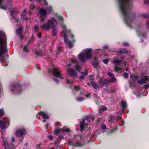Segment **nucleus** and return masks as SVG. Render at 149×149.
<instances>
[{
  "label": "nucleus",
  "instance_id": "60",
  "mask_svg": "<svg viewBox=\"0 0 149 149\" xmlns=\"http://www.w3.org/2000/svg\"><path fill=\"white\" fill-rule=\"evenodd\" d=\"M44 16H40V19H41V22H42L45 20V18H44Z\"/></svg>",
  "mask_w": 149,
  "mask_h": 149
},
{
  "label": "nucleus",
  "instance_id": "12",
  "mask_svg": "<svg viewBox=\"0 0 149 149\" xmlns=\"http://www.w3.org/2000/svg\"><path fill=\"white\" fill-rule=\"evenodd\" d=\"M122 62L121 60L114 59H113V63L115 66L120 65Z\"/></svg>",
  "mask_w": 149,
  "mask_h": 149
},
{
  "label": "nucleus",
  "instance_id": "63",
  "mask_svg": "<svg viewBox=\"0 0 149 149\" xmlns=\"http://www.w3.org/2000/svg\"><path fill=\"white\" fill-rule=\"evenodd\" d=\"M11 142H14L15 141V139L14 137H12L11 139Z\"/></svg>",
  "mask_w": 149,
  "mask_h": 149
},
{
  "label": "nucleus",
  "instance_id": "20",
  "mask_svg": "<svg viewBox=\"0 0 149 149\" xmlns=\"http://www.w3.org/2000/svg\"><path fill=\"white\" fill-rule=\"evenodd\" d=\"M40 115L42 116V118L44 119H49V116L47 113L43 111H41L40 112Z\"/></svg>",
  "mask_w": 149,
  "mask_h": 149
},
{
  "label": "nucleus",
  "instance_id": "35",
  "mask_svg": "<svg viewBox=\"0 0 149 149\" xmlns=\"http://www.w3.org/2000/svg\"><path fill=\"white\" fill-rule=\"evenodd\" d=\"M116 79L115 77H111L109 82H113L116 81Z\"/></svg>",
  "mask_w": 149,
  "mask_h": 149
},
{
  "label": "nucleus",
  "instance_id": "55",
  "mask_svg": "<svg viewBox=\"0 0 149 149\" xmlns=\"http://www.w3.org/2000/svg\"><path fill=\"white\" fill-rule=\"evenodd\" d=\"M146 25L147 28L149 29V20H148L146 22Z\"/></svg>",
  "mask_w": 149,
  "mask_h": 149
},
{
  "label": "nucleus",
  "instance_id": "45",
  "mask_svg": "<svg viewBox=\"0 0 149 149\" xmlns=\"http://www.w3.org/2000/svg\"><path fill=\"white\" fill-rule=\"evenodd\" d=\"M102 61L105 64H107L109 62V60L107 58H105Z\"/></svg>",
  "mask_w": 149,
  "mask_h": 149
},
{
  "label": "nucleus",
  "instance_id": "52",
  "mask_svg": "<svg viewBox=\"0 0 149 149\" xmlns=\"http://www.w3.org/2000/svg\"><path fill=\"white\" fill-rule=\"evenodd\" d=\"M64 136L63 135H60L58 137V139L59 140H61L63 138Z\"/></svg>",
  "mask_w": 149,
  "mask_h": 149
},
{
  "label": "nucleus",
  "instance_id": "48",
  "mask_svg": "<svg viewBox=\"0 0 149 149\" xmlns=\"http://www.w3.org/2000/svg\"><path fill=\"white\" fill-rule=\"evenodd\" d=\"M28 47L27 45L25 46L23 48V50L25 52H27L28 50Z\"/></svg>",
  "mask_w": 149,
  "mask_h": 149
},
{
  "label": "nucleus",
  "instance_id": "6",
  "mask_svg": "<svg viewBox=\"0 0 149 149\" xmlns=\"http://www.w3.org/2000/svg\"><path fill=\"white\" fill-rule=\"evenodd\" d=\"M92 49L91 48L87 49L83 52L87 59H90L92 56L91 52Z\"/></svg>",
  "mask_w": 149,
  "mask_h": 149
},
{
  "label": "nucleus",
  "instance_id": "22",
  "mask_svg": "<svg viewBox=\"0 0 149 149\" xmlns=\"http://www.w3.org/2000/svg\"><path fill=\"white\" fill-rule=\"evenodd\" d=\"M121 105L122 108L124 109H125L127 108V104L126 102L124 101H122L121 102Z\"/></svg>",
  "mask_w": 149,
  "mask_h": 149
},
{
  "label": "nucleus",
  "instance_id": "16",
  "mask_svg": "<svg viewBox=\"0 0 149 149\" xmlns=\"http://www.w3.org/2000/svg\"><path fill=\"white\" fill-rule=\"evenodd\" d=\"M5 3H4V4H5L6 6H7V8H10L11 6L13 4L12 2L9 0H5Z\"/></svg>",
  "mask_w": 149,
  "mask_h": 149
},
{
  "label": "nucleus",
  "instance_id": "49",
  "mask_svg": "<svg viewBox=\"0 0 149 149\" xmlns=\"http://www.w3.org/2000/svg\"><path fill=\"white\" fill-rule=\"evenodd\" d=\"M66 82L68 84H72L73 83L72 81H70L68 80L67 79Z\"/></svg>",
  "mask_w": 149,
  "mask_h": 149
},
{
  "label": "nucleus",
  "instance_id": "42",
  "mask_svg": "<svg viewBox=\"0 0 149 149\" xmlns=\"http://www.w3.org/2000/svg\"><path fill=\"white\" fill-rule=\"evenodd\" d=\"M123 77L125 79L127 78L129 76L128 74L127 73L125 72H124L123 74Z\"/></svg>",
  "mask_w": 149,
  "mask_h": 149
},
{
  "label": "nucleus",
  "instance_id": "15",
  "mask_svg": "<svg viewBox=\"0 0 149 149\" xmlns=\"http://www.w3.org/2000/svg\"><path fill=\"white\" fill-rule=\"evenodd\" d=\"M147 82L146 77L145 76L143 78L141 79V80H138L137 81V83L141 85L143 84H145Z\"/></svg>",
  "mask_w": 149,
  "mask_h": 149
},
{
  "label": "nucleus",
  "instance_id": "26",
  "mask_svg": "<svg viewBox=\"0 0 149 149\" xmlns=\"http://www.w3.org/2000/svg\"><path fill=\"white\" fill-rule=\"evenodd\" d=\"M130 77L134 81H136L138 79V77L137 75H134L130 74Z\"/></svg>",
  "mask_w": 149,
  "mask_h": 149
},
{
  "label": "nucleus",
  "instance_id": "27",
  "mask_svg": "<svg viewBox=\"0 0 149 149\" xmlns=\"http://www.w3.org/2000/svg\"><path fill=\"white\" fill-rule=\"evenodd\" d=\"M35 54L39 56H41L44 55V54L42 53L41 51L40 50L36 51L35 52Z\"/></svg>",
  "mask_w": 149,
  "mask_h": 149
},
{
  "label": "nucleus",
  "instance_id": "10",
  "mask_svg": "<svg viewBox=\"0 0 149 149\" xmlns=\"http://www.w3.org/2000/svg\"><path fill=\"white\" fill-rule=\"evenodd\" d=\"M79 61L81 62H84L85 61V57L86 56L84 55L83 52L80 53L78 55Z\"/></svg>",
  "mask_w": 149,
  "mask_h": 149
},
{
  "label": "nucleus",
  "instance_id": "34",
  "mask_svg": "<svg viewBox=\"0 0 149 149\" xmlns=\"http://www.w3.org/2000/svg\"><path fill=\"white\" fill-rule=\"evenodd\" d=\"M0 8L2 10H6L7 8V6L5 5H4L0 4Z\"/></svg>",
  "mask_w": 149,
  "mask_h": 149
},
{
  "label": "nucleus",
  "instance_id": "19",
  "mask_svg": "<svg viewBox=\"0 0 149 149\" xmlns=\"http://www.w3.org/2000/svg\"><path fill=\"white\" fill-rule=\"evenodd\" d=\"M40 15L41 16H46L47 15L46 10L44 9H41L40 11Z\"/></svg>",
  "mask_w": 149,
  "mask_h": 149
},
{
  "label": "nucleus",
  "instance_id": "53",
  "mask_svg": "<svg viewBox=\"0 0 149 149\" xmlns=\"http://www.w3.org/2000/svg\"><path fill=\"white\" fill-rule=\"evenodd\" d=\"M63 30H64V31H65V32L64 33H66L67 34V32H66V30H67L66 27V26L65 25H63Z\"/></svg>",
  "mask_w": 149,
  "mask_h": 149
},
{
  "label": "nucleus",
  "instance_id": "9",
  "mask_svg": "<svg viewBox=\"0 0 149 149\" xmlns=\"http://www.w3.org/2000/svg\"><path fill=\"white\" fill-rule=\"evenodd\" d=\"M91 64L95 68H96L99 64V63L98 61V58L96 56L94 57L93 60L91 62Z\"/></svg>",
  "mask_w": 149,
  "mask_h": 149
},
{
  "label": "nucleus",
  "instance_id": "43",
  "mask_svg": "<svg viewBox=\"0 0 149 149\" xmlns=\"http://www.w3.org/2000/svg\"><path fill=\"white\" fill-rule=\"evenodd\" d=\"M81 74H83L84 76H86L87 75L88 73V71L87 70H86V71L84 72H81Z\"/></svg>",
  "mask_w": 149,
  "mask_h": 149
},
{
  "label": "nucleus",
  "instance_id": "4",
  "mask_svg": "<svg viewBox=\"0 0 149 149\" xmlns=\"http://www.w3.org/2000/svg\"><path fill=\"white\" fill-rule=\"evenodd\" d=\"M49 71L50 72H52L54 76L58 77L61 79H63V77L61 75L60 71L58 68L53 67L52 68L49 69Z\"/></svg>",
  "mask_w": 149,
  "mask_h": 149
},
{
  "label": "nucleus",
  "instance_id": "62",
  "mask_svg": "<svg viewBox=\"0 0 149 149\" xmlns=\"http://www.w3.org/2000/svg\"><path fill=\"white\" fill-rule=\"evenodd\" d=\"M93 76L92 75H90L89 76V78L90 80H93Z\"/></svg>",
  "mask_w": 149,
  "mask_h": 149
},
{
  "label": "nucleus",
  "instance_id": "29",
  "mask_svg": "<svg viewBox=\"0 0 149 149\" xmlns=\"http://www.w3.org/2000/svg\"><path fill=\"white\" fill-rule=\"evenodd\" d=\"M52 34L53 36H56V33H57V30H56V26H55V28H52Z\"/></svg>",
  "mask_w": 149,
  "mask_h": 149
},
{
  "label": "nucleus",
  "instance_id": "24",
  "mask_svg": "<svg viewBox=\"0 0 149 149\" xmlns=\"http://www.w3.org/2000/svg\"><path fill=\"white\" fill-rule=\"evenodd\" d=\"M61 132V130L59 128H57L55 129L54 130V134L57 136L60 134Z\"/></svg>",
  "mask_w": 149,
  "mask_h": 149
},
{
  "label": "nucleus",
  "instance_id": "58",
  "mask_svg": "<svg viewBox=\"0 0 149 149\" xmlns=\"http://www.w3.org/2000/svg\"><path fill=\"white\" fill-rule=\"evenodd\" d=\"M38 29V27L37 25H35L34 27V29L35 31H37Z\"/></svg>",
  "mask_w": 149,
  "mask_h": 149
},
{
  "label": "nucleus",
  "instance_id": "13",
  "mask_svg": "<svg viewBox=\"0 0 149 149\" xmlns=\"http://www.w3.org/2000/svg\"><path fill=\"white\" fill-rule=\"evenodd\" d=\"M85 123V120L83 119L80 122V131L82 132L84 130V124Z\"/></svg>",
  "mask_w": 149,
  "mask_h": 149
},
{
  "label": "nucleus",
  "instance_id": "40",
  "mask_svg": "<svg viewBox=\"0 0 149 149\" xmlns=\"http://www.w3.org/2000/svg\"><path fill=\"white\" fill-rule=\"evenodd\" d=\"M84 98L83 97H79L77 98L76 101L77 102H81L84 100Z\"/></svg>",
  "mask_w": 149,
  "mask_h": 149
},
{
  "label": "nucleus",
  "instance_id": "51",
  "mask_svg": "<svg viewBox=\"0 0 149 149\" xmlns=\"http://www.w3.org/2000/svg\"><path fill=\"white\" fill-rule=\"evenodd\" d=\"M148 87H149V83L143 86V88L145 89H146Z\"/></svg>",
  "mask_w": 149,
  "mask_h": 149
},
{
  "label": "nucleus",
  "instance_id": "18",
  "mask_svg": "<svg viewBox=\"0 0 149 149\" xmlns=\"http://www.w3.org/2000/svg\"><path fill=\"white\" fill-rule=\"evenodd\" d=\"M137 34L139 36L143 37H146V33L143 32L141 31H140L138 30H137L136 31Z\"/></svg>",
  "mask_w": 149,
  "mask_h": 149
},
{
  "label": "nucleus",
  "instance_id": "25",
  "mask_svg": "<svg viewBox=\"0 0 149 149\" xmlns=\"http://www.w3.org/2000/svg\"><path fill=\"white\" fill-rule=\"evenodd\" d=\"M91 84L93 87L95 89H97L98 88V86L95 82L92 81L91 82Z\"/></svg>",
  "mask_w": 149,
  "mask_h": 149
},
{
  "label": "nucleus",
  "instance_id": "5",
  "mask_svg": "<svg viewBox=\"0 0 149 149\" xmlns=\"http://www.w3.org/2000/svg\"><path fill=\"white\" fill-rule=\"evenodd\" d=\"M12 92L16 91L18 93H20L21 90V86L19 83H15L11 85Z\"/></svg>",
  "mask_w": 149,
  "mask_h": 149
},
{
  "label": "nucleus",
  "instance_id": "21",
  "mask_svg": "<svg viewBox=\"0 0 149 149\" xmlns=\"http://www.w3.org/2000/svg\"><path fill=\"white\" fill-rule=\"evenodd\" d=\"M23 33V28L22 27H20L18 28L16 31V33L18 35L22 34Z\"/></svg>",
  "mask_w": 149,
  "mask_h": 149
},
{
  "label": "nucleus",
  "instance_id": "7",
  "mask_svg": "<svg viewBox=\"0 0 149 149\" xmlns=\"http://www.w3.org/2000/svg\"><path fill=\"white\" fill-rule=\"evenodd\" d=\"M68 72L69 73V74L73 78H76L78 76V74L74 70L71 68H69L68 69Z\"/></svg>",
  "mask_w": 149,
  "mask_h": 149
},
{
  "label": "nucleus",
  "instance_id": "8",
  "mask_svg": "<svg viewBox=\"0 0 149 149\" xmlns=\"http://www.w3.org/2000/svg\"><path fill=\"white\" fill-rule=\"evenodd\" d=\"M26 130L24 129H19L15 132L16 136L17 137H20L25 134Z\"/></svg>",
  "mask_w": 149,
  "mask_h": 149
},
{
  "label": "nucleus",
  "instance_id": "23",
  "mask_svg": "<svg viewBox=\"0 0 149 149\" xmlns=\"http://www.w3.org/2000/svg\"><path fill=\"white\" fill-rule=\"evenodd\" d=\"M62 132H67L68 134H70V132H71L70 129L68 127H64L62 129Z\"/></svg>",
  "mask_w": 149,
  "mask_h": 149
},
{
  "label": "nucleus",
  "instance_id": "11",
  "mask_svg": "<svg viewBox=\"0 0 149 149\" xmlns=\"http://www.w3.org/2000/svg\"><path fill=\"white\" fill-rule=\"evenodd\" d=\"M5 119V118H3L0 120V127L2 130L5 128V124L6 122L4 120Z\"/></svg>",
  "mask_w": 149,
  "mask_h": 149
},
{
  "label": "nucleus",
  "instance_id": "39",
  "mask_svg": "<svg viewBox=\"0 0 149 149\" xmlns=\"http://www.w3.org/2000/svg\"><path fill=\"white\" fill-rule=\"evenodd\" d=\"M74 68L78 72H79L81 70V67L78 65H75L74 66Z\"/></svg>",
  "mask_w": 149,
  "mask_h": 149
},
{
  "label": "nucleus",
  "instance_id": "28",
  "mask_svg": "<svg viewBox=\"0 0 149 149\" xmlns=\"http://www.w3.org/2000/svg\"><path fill=\"white\" fill-rule=\"evenodd\" d=\"M64 35L63 39L64 42L65 43L67 44L69 41L68 38L66 37V33H64Z\"/></svg>",
  "mask_w": 149,
  "mask_h": 149
},
{
  "label": "nucleus",
  "instance_id": "2",
  "mask_svg": "<svg viewBox=\"0 0 149 149\" xmlns=\"http://www.w3.org/2000/svg\"><path fill=\"white\" fill-rule=\"evenodd\" d=\"M7 49V39L5 33L0 31V61L4 62L5 61L4 57L2 56L5 54Z\"/></svg>",
  "mask_w": 149,
  "mask_h": 149
},
{
  "label": "nucleus",
  "instance_id": "17",
  "mask_svg": "<svg viewBox=\"0 0 149 149\" xmlns=\"http://www.w3.org/2000/svg\"><path fill=\"white\" fill-rule=\"evenodd\" d=\"M107 110V108L104 106H102L98 110V112L99 113H102L104 111Z\"/></svg>",
  "mask_w": 149,
  "mask_h": 149
},
{
  "label": "nucleus",
  "instance_id": "54",
  "mask_svg": "<svg viewBox=\"0 0 149 149\" xmlns=\"http://www.w3.org/2000/svg\"><path fill=\"white\" fill-rule=\"evenodd\" d=\"M107 127L105 124H103L101 126V128L103 129H105L107 128Z\"/></svg>",
  "mask_w": 149,
  "mask_h": 149
},
{
  "label": "nucleus",
  "instance_id": "59",
  "mask_svg": "<svg viewBox=\"0 0 149 149\" xmlns=\"http://www.w3.org/2000/svg\"><path fill=\"white\" fill-rule=\"evenodd\" d=\"M123 44L124 46H128L129 44L127 42H124L123 43Z\"/></svg>",
  "mask_w": 149,
  "mask_h": 149
},
{
  "label": "nucleus",
  "instance_id": "3",
  "mask_svg": "<svg viewBox=\"0 0 149 149\" xmlns=\"http://www.w3.org/2000/svg\"><path fill=\"white\" fill-rule=\"evenodd\" d=\"M57 22L56 19L53 17L48 19L47 22L44 23L40 27L44 30L48 31L50 29L55 28V24Z\"/></svg>",
  "mask_w": 149,
  "mask_h": 149
},
{
  "label": "nucleus",
  "instance_id": "37",
  "mask_svg": "<svg viewBox=\"0 0 149 149\" xmlns=\"http://www.w3.org/2000/svg\"><path fill=\"white\" fill-rule=\"evenodd\" d=\"M74 42V41H73L72 42H71L70 41H68V43L67 44H68L69 47L70 48H72L73 47V42Z\"/></svg>",
  "mask_w": 149,
  "mask_h": 149
},
{
  "label": "nucleus",
  "instance_id": "33",
  "mask_svg": "<svg viewBox=\"0 0 149 149\" xmlns=\"http://www.w3.org/2000/svg\"><path fill=\"white\" fill-rule=\"evenodd\" d=\"M36 6L35 5V4H31L29 6V8L32 11L33 10L36 8Z\"/></svg>",
  "mask_w": 149,
  "mask_h": 149
},
{
  "label": "nucleus",
  "instance_id": "32",
  "mask_svg": "<svg viewBox=\"0 0 149 149\" xmlns=\"http://www.w3.org/2000/svg\"><path fill=\"white\" fill-rule=\"evenodd\" d=\"M82 146L83 145H82L80 142H74V146L79 147Z\"/></svg>",
  "mask_w": 149,
  "mask_h": 149
},
{
  "label": "nucleus",
  "instance_id": "44",
  "mask_svg": "<svg viewBox=\"0 0 149 149\" xmlns=\"http://www.w3.org/2000/svg\"><path fill=\"white\" fill-rule=\"evenodd\" d=\"M34 40V39L33 38L30 39L27 42V45H29L30 43H33Z\"/></svg>",
  "mask_w": 149,
  "mask_h": 149
},
{
  "label": "nucleus",
  "instance_id": "47",
  "mask_svg": "<svg viewBox=\"0 0 149 149\" xmlns=\"http://www.w3.org/2000/svg\"><path fill=\"white\" fill-rule=\"evenodd\" d=\"M9 146L10 148V149H12L13 148H14L15 147V145L12 143H10L9 144Z\"/></svg>",
  "mask_w": 149,
  "mask_h": 149
},
{
  "label": "nucleus",
  "instance_id": "14",
  "mask_svg": "<svg viewBox=\"0 0 149 149\" xmlns=\"http://www.w3.org/2000/svg\"><path fill=\"white\" fill-rule=\"evenodd\" d=\"M3 145L5 149H10V148L8 141H3Z\"/></svg>",
  "mask_w": 149,
  "mask_h": 149
},
{
  "label": "nucleus",
  "instance_id": "50",
  "mask_svg": "<svg viewBox=\"0 0 149 149\" xmlns=\"http://www.w3.org/2000/svg\"><path fill=\"white\" fill-rule=\"evenodd\" d=\"M108 75L111 77H112L114 76V74L111 72H109L107 73Z\"/></svg>",
  "mask_w": 149,
  "mask_h": 149
},
{
  "label": "nucleus",
  "instance_id": "41",
  "mask_svg": "<svg viewBox=\"0 0 149 149\" xmlns=\"http://www.w3.org/2000/svg\"><path fill=\"white\" fill-rule=\"evenodd\" d=\"M141 15L142 17L144 18H149V15L148 14H143Z\"/></svg>",
  "mask_w": 149,
  "mask_h": 149
},
{
  "label": "nucleus",
  "instance_id": "31",
  "mask_svg": "<svg viewBox=\"0 0 149 149\" xmlns=\"http://www.w3.org/2000/svg\"><path fill=\"white\" fill-rule=\"evenodd\" d=\"M120 50L122 54H127L128 52L127 50L125 48H122Z\"/></svg>",
  "mask_w": 149,
  "mask_h": 149
},
{
  "label": "nucleus",
  "instance_id": "46",
  "mask_svg": "<svg viewBox=\"0 0 149 149\" xmlns=\"http://www.w3.org/2000/svg\"><path fill=\"white\" fill-rule=\"evenodd\" d=\"M80 89V88L79 86H74V90L75 91H79Z\"/></svg>",
  "mask_w": 149,
  "mask_h": 149
},
{
  "label": "nucleus",
  "instance_id": "57",
  "mask_svg": "<svg viewBox=\"0 0 149 149\" xmlns=\"http://www.w3.org/2000/svg\"><path fill=\"white\" fill-rule=\"evenodd\" d=\"M41 33L40 32L37 34V36L39 38H41Z\"/></svg>",
  "mask_w": 149,
  "mask_h": 149
},
{
  "label": "nucleus",
  "instance_id": "30",
  "mask_svg": "<svg viewBox=\"0 0 149 149\" xmlns=\"http://www.w3.org/2000/svg\"><path fill=\"white\" fill-rule=\"evenodd\" d=\"M99 82L101 83L102 86H104L107 84L108 82V80L106 79H105L103 81H100Z\"/></svg>",
  "mask_w": 149,
  "mask_h": 149
},
{
  "label": "nucleus",
  "instance_id": "1",
  "mask_svg": "<svg viewBox=\"0 0 149 149\" xmlns=\"http://www.w3.org/2000/svg\"><path fill=\"white\" fill-rule=\"evenodd\" d=\"M120 9L123 14L124 21L128 26L132 28L131 23L135 17V14L131 9L132 7L130 0H118Z\"/></svg>",
  "mask_w": 149,
  "mask_h": 149
},
{
  "label": "nucleus",
  "instance_id": "64",
  "mask_svg": "<svg viewBox=\"0 0 149 149\" xmlns=\"http://www.w3.org/2000/svg\"><path fill=\"white\" fill-rule=\"evenodd\" d=\"M91 95V93H89L86 95H85V96L86 97H89Z\"/></svg>",
  "mask_w": 149,
  "mask_h": 149
},
{
  "label": "nucleus",
  "instance_id": "61",
  "mask_svg": "<svg viewBox=\"0 0 149 149\" xmlns=\"http://www.w3.org/2000/svg\"><path fill=\"white\" fill-rule=\"evenodd\" d=\"M84 75H80L79 79H83L84 78Z\"/></svg>",
  "mask_w": 149,
  "mask_h": 149
},
{
  "label": "nucleus",
  "instance_id": "56",
  "mask_svg": "<svg viewBox=\"0 0 149 149\" xmlns=\"http://www.w3.org/2000/svg\"><path fill=\"white\" fill-rule=\"evenodd\" d=\"M117 129V127H115L111 131V132L112 133L113 132L116 131V130Z\"/></svg>",
  "mask_w": 149,
  "mask_h": 149
},
{
  "label": "nucleus",
  "instance_id": "36",
  "mask_svg": "<svg viewBox=\"0 0 149 149\" xmlns=\"http://www.w3.org/2000/svg\"><path fill=\"white\" fill-rule=\"evenodd\" d=\"M5 114V112L3 109H0V118L3 116Z\"/></svg>",
  "mask_w": 149,
  "mask_h": 149
},
{
  "label": "nucleus",
  "instance_id": "38",
  "mask_svg": "<svg viewBox=\"0 0 149 149\" xmlns=\"http://www.w3.org/2000/svg\"><path fill=\"white\" fill-rule=\"evenodd\" d=\"M67 143L68 145L70 146H74V142L70 140H69L67 142Z\"/></svg>",
  "mask_w": 149,
  "mask_h": 149
}]
</instances>
